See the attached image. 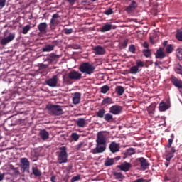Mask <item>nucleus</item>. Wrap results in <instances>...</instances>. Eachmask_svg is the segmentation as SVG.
<instances>
[{"instance_id": "f257e3e1", "label": "nucleus", "mask_w": 182, "mask_h": 182, "mask_svg": "<svg viewBox=\"0 0 182 182\" xmlns=\"http://www.w3.org/2000/svg\"><path fill=\"white\" fill-rule=\"evenodd\" d=\"M96 143V147L93 149L94 154L105 152L106 150V136H105L103 133H97Z\"/></svg>"}, {"instance_id": "f03ea898", "label": "nucleus", "mask_w": 182, "mask_h": 182, "mask_svg": "<svg viewBox=\"0 0 182 182\" xmlns=\"http://www.w3.org/2000/svg\"><path fill=\"white\" fill-rule=\"evenodd\" d=\"M63 79L66 85H72L73 81L80 80L82 79V73L75 70H71L67 75H63Z\"/></svg>"}, {"instance_id": "7ed1b4c3", "label": "nucleus", "mask_w": 182, "mask_h": 182, "mask_svg": "<svg viewBox=\"0 0 182 182\" xmlns=\"http://www.w3.org/2000/svg\"><path fill=\"white\" fill-rule=\"evenodd\" d=\"M95 69L96 67L89 62L82 63L78 68V70H80L81 73H85V75H88L89 76L95 73Z\"/></svg>"}, {"instance_id": "20e7f679", "label": "nucleus", "mask_w": 182, "mask_h": 182, "mask_svg": "<svg viewBox=\"0 0 182 182\" xmlns=\"http://www.w3.org/2000/svg\"><path fill=\"white\" fill-rule=\"evenodd\" d=\"M60 151L57 152L58 161L59 164L63 163H68V149L66 146H61L59 148Z\"/></svg>"}, {"instance_id": "39448f33", "label": "nucleus", "mask_w": 182, "mask_h": 182, "mask_svg": "<svg viewBox=\"0 0 182 182\" xmlns=\"http://www.w3.org/2000/svg\"><path fill=\"white\" fill-rule=\"evenodd\" d=\"M47 109L53 116H61V114H63V109L60 105H49L47 106Z\"/></svg>"}, {"instance_id": "423d86ee", "label": "nucleus", "mask_w": 182, "mask_h": 182, "mask_svg": "<svg viewBox=\"0 0 182 182\" xmlns=\"http://www.w3.org/2000/svg\"><path fill=\"white\" fill-rule=\"evenodd\" d=\"M136 161L139 163L141 170L143 171H145V170H147L150 167V162L144 157L138 158Z\"/></svg>"}, {"instance_id": "0eeeda50", "label": "nucleus", "mask_w": 182, "mask_h": 182, "mask_svg": "<svg viewBox=\"0 0 182 182\" xmlns=\"http://www.w3.org/2000/svg\"><path fill=\"white\" fill-rule=\"evenodd\" d=\"M20 163H21V168L23 171L29 173V167L31 166V163L29 162V160H28L27 158H21L20 159Z\"/></svg>"}, {"instance_id": "6e6552de", "label": "nucleus", "mask_w": 182, "mask_h": 182, "mask_svg": "<svg viewBox=\"0 0 182 182\" xmlns=\"http://www.w3.org/2000/svg\"><path fill=\"white\" fill-rule=\"evenodd\" d=\"M59 18H60V16H59L58 14L53 15L50 21V29H55V28L59 25Z\"/></svg>"}, {"instance_id": "1a4fd4ad", "label": "nucleus", "mask_w": 182, "mask_h": 182, "mask_svg": "<svg viewBox=\"0 0 182 182\" xmlns=\"http://www.w3.org/2000/svg\"><path fill=\"white\" fill-rule=\"evenodd\" d=\"M122 112H123V107L120 105H115L109 107V113H111V114L117 116L118 114H120Z\"/></svg>"}, {"instance_id": "9d476101", "label": "nucleus", "mask_w": 182, "mask_h": 182, "mask_svg": "<svg viewBox=\"0 0 182 182\" xmlns=\"http://www.w3.org/2000/svg\"><path fill=\"white\" fill-rule=\"evenodd\" d=\"M15 39V34L10 33L7 37H4L0 40V45L5 46L8 45L10 42H12Z\"/></svg>"}, {"instance_id": "9b49d317", "label": "nucleus", "mask_w": 182, "mask_h": 182, "mask_svg": "<svg viewBox=\"0 0 182 182\" xmlns=\"http://www.w3.org/2000/svg\"><path fill=\"white\" fill-rule=\"evenodd\" d=\"M139 6V4L136 1L132 0L129 5L125 8L127 14H133L136 11V9Z\"/></svg>"}, {"instance_id": "f8f14e48", "label": "nucleus", "mask_w": 182, "mask_h": 182, "mask_svg": "<svg viewBox=\"0 0 182 182\" xmlns=\"http://www.w3.org/2000/svg\"><path fill=\"white\" fill-rule=\"evenodd\" d=\"M58 75H53L52 78H50L46 81V85L50 86V87H56V85H58Z\"/></svg>"}, {"instance_id": "ddd939ff", "label": "nucleus", "mask_w": 182, "mask_h": 182, "mask_svg": "<svg viewBox=\"0 0 182 182\" xmlns=\"http://www.w3.org/2000/svg\"><path fill=\"white\" fill-rule=\"evenodd\" d=\"M109 149L111 153L112 154L117 153L120 151V144H117L115 141H112L110 143Z\"/></svg>"}, {"instance_id": "4468645a", "label": "nucleus", "mask_w": 182, "mask_h": 182, "mask_svg": "<svg viewBox=\"0 0 182 182\" xmlns=\"http://www.w3.org/2000/svg\"><path fill=\"white\" fill-rule=\"evenodd\" d=\"M118 168L121 170V171H124V173H127L132 168V164L129 162H123L121 165L118 166Z\"/></svg>"}, {"instance_id": "2eb2a0df", "label": "nucleus", "mask_w": 182, "mask_h": 182, "mask_svg": "<svg viewBox=\"0 0 182 182\" xmlns=\"http://www.w3.org/2000/svg\"><path fill=\"white\" fill-rule=\"evenodd\" d=\"M37 28L42 35H45L48 32V23L46 22L39 23Z\"/></svg>"}, {"instance_id": "dca6fc26", "label": "nucleus", "mask_w": 182, "mask_h": 182, "mask_svg": "<svg viewBox=\"0 0 182 182\" xmlns=\"http://www.w3.org/2000/svg\"><path fill=\"white\" fill-rule=\"evenodd\" d=\"M171 82L173 83V85L178 87V89H182V80L178 79L177 77H174V75H172L171 77Z\"/></svg>"}, {"instance_id": "f3484780", "label": "nucleus", "mask_w": 182, "mask_h": 182, "mask_svg": "<svg viewBox=\"0 0 182 182\" xmlns=\"http://www.w3.org/2000/svg\"><path fill=\"white\" fill-rule=\"evenodd\" d=\"M116 26H112L109 23H105L100 29V32H108V31H112V29H116Z\"/></svg>"}, {"instance_id": "a211bd4d", "label": "nucleus", "mask_w": 182, "mask_h": 182, "mask_svg": "<svg viewBox=\"0 0 182 182\" xmlns=\"http://www.w3.org/2000/svg\"><path fill=\"white\" fill-rule=\"evenodd\" d=\"M164 48H159L156 53V59H164V58H166V53L164 51Z\"/></svg>"}, {"instance_id": "6ab92c4d", "label": "nucleus", "mask_w": 182, "mask_h": 182, "mask_svg": "<svg viewBox=\"0 0 182 182\" xmlns=\"http://www.w3.org/2000/svg\"><path fill=\"white\" fill-rule=\"evenodd\" d=\"M82 97V94L80 92H75L73 97V105H79L80 103V98Z\"/></svg>"}, {"instance_id": "aec40b11", "label": "nucleus", "mask_w": 182, "mask_h": 182, "mask_svg": "<svg viewBox=\"0 0 182 182\" xmlns=\"http://www.w3.org/2000/svg\"><path fill=\"white\" fill-rule=\"evenodd\" d=\"M39 136L43 141L48 140L49 139V132L46 129H41L39 132Z\"/></svg>"}, {"instance_id": "412c9836", "label": "nucleus", "mask_w": 182, "mask_h": 182, "mask_svg": "<svg viewBox=\"0 0 182 182\" xmlns=\"http://www.w3.org/2000/svg\"><path fill=\"white\" fill-rule=\"evenodd\" d=\"M94 53L95 55H105L106 53V51L105 50V48L97 46L94 49Z\"/></svg>"}, {"instance_id": "4be33fe9", "label": "nucleus", "mask_w": 182, "mask_h": 182, "mask_svg": "<svg viewBox=\"0 0 182 182\" xmlns=\"http://www.w3.org/2000/svg\"><path fill=\"white\" fill-rule=\"evenodd\" d=\"M56 59H59V55L55 53H51L47 56L46 60H48L49 63H53Z\"/></svg>"}, {"instance_id": "5701e85b", "label": "nucleus", "mask_w": 182, "mask_h": 182, "mask_svg": "<svg viewBox=\"0 0 182 182\" xmlns=\"http://www.w3.org/2000/svg\"><path fill=\"white\" fill-rule=\"evenodd\" d=\"M76 124L78 127H85L87 124V122L83 118H80L76 121Z\"/></svg>"}, {"instance_id": "b1692460", "label": "nucleus", "mask_w": 182, "mask_h": 182, "mask_svg": "<svg viewBox=\"0 0 182 182\" xmlns=\"http://www.w3.org/2000/svg\"><path fill=\"white\" fill-rule=\"evenodd\" d=\"M32 173L35 177H41V176H42V172L38 168L36 165L32 167Z\"/></svg>"}, {"instance_id": "393cba45", "label": "nucleus", "mask_w": 182, "mask_h": 182, "mask_svg": "<svg viewBox=\"0 0 182 182\" xmlns=\"http://www.w3.org/2000/svg\"><path fill=\"white\" fill-rule=\"evenodd\" d=\"M113 103V99L110 97L104 98L101 102V106H106V105H112Z\"/></svg>"}, {"instance_id": "a878e982", "label": "nucleus", "mask_w": 182, "mask_h": 182, "mask_svg": "<svg viewBox=\"0 0 182 182\" xmlns=\"http://www.w3.org/2000/svg\"><path fill=\"white\" fill-rule=\"evenodd\" d=\"M54 49H55V46L48 44L43 47L42 50L43 52H52V50H53Z\"/></svg>"}, {"instance_id": "bb28decb", "label": "nucleus", "mask_w": 182, "mask_h": 182, "mask_svg": "<svg viewBox=\"0 0 182 182\" xmlns=\"http://www.w3.org/2000/svg\"><path fill=\"white\" fill-rule=\"evenodd\" d=\"M104 120H105V122H114V118H113V115H112V114L109 113H107L105 114V117H104Z\"/></svg>"}, {"instance_id": "cd10ccee", "label": "nucleus", "mask_w": 182, "mask_h": 182, "mask_svg": "<svg viewBox=\"0 0 182 182\" xmlns=\"http://www.w3.org/2000/svg\"><path fill=\"white\" fill-rule=\"evenodd\" d=\"M169 108L168 105L164 103V102H161L159 104V110L160 112H166Z\"/></svg>"}, {"instance_id": "c85d7f7f", "label": "nucleus", "mask_w": 182, "mask_h": 182, "mask_svg": "<svg viewBox=\"0 0 182 182\" xmlns=\"http://www.w3.org/2000/svg\"><path fill=\"white\" fill-rule=\"evenodd\" d=\"M139 72V68H137L136 65H134L129 69V73H131L132 75H137Z\"/></svg>"}, {"instance_id": "c756f323", "label": "nucleus", "mask_w": 182, "mask_h": 182, "mask_svg": "<svg viewBox=\"0 0 182 182\" xmlns=\"http://www.w3.org/2000/svg\"><path fill=\"white\" fill-rule=\"evenodd\" d=\"M106 113V110L105 109H100L97 112V117H100V119H103L105 117V114Z\"/></svg>"}, {"instance_id": "7c9ffc66", "label": "nucleus", "mask_w": 182, "mask_h": 182, "mask_svg": "<svg viewBox=\"0 0 182 182\" xmlns=\"http://www.w3.org/2000/svg\"><path fill=\"white\" fill-rule=\"evenodd\" d=\"M115 90L119 96H122L123 93H124V87H123L122 86L117 87Z\"/></svg>"}, {"instance_id": "2f4dec72", "label": "nucleus", "mask_w": 182, "mask_h": 182, "mask_svg": "<svg viewBox=\"0 0 182 182\" xmlns=\"http://www.w3.org/2000/svg\"><path fill=\"white\" fill-rule=\"evenodd\" d=\"M114 176L116 180H119V181H122L123 178H124V176H123V174H122V173L114 172Z\"/></svg>"}, {"instance_id": "473e14b6", "label": "nucleus", "mask_w": 182, "mask_h": 182, "mask_svg": "<svg viewBox=\"0 0 182 182\" xmlns=\"http://www.w3.org/2000/svg\"><path fill=\"white\" fill-rule=\"evenodd\" d=\"M142 53L145 58H151V50L150 49H144Z\"/></svg>"}, {"instance_id": "72a5a7b5", "label": "nucleus", "mask_w": 182, "mask_h": 182, "mask_svg": "<svg viewBox=\"0 0 182 182\" xmlns=\"http://www.w3.org/2000/svg\"><path fill=\"white\" fill-rule=\"evenodd\" d=\"M82 147H86V144L85 142H80L79 144L75 146V149L76 151H79V150H82Z\"/></svg>"}, {"instance_id": "f704fd0d", "label": "nucleus", "mask_w": 182, "mask_h": 182, "mask_svg": "<svg viewBox=\"0 0 182 182\" xmlns=\"http://www.w3.org/2000/svg\"><path fill=\"white\" fill-rule=\"evenodd\" d=\"M113 164H114V159H107L105 161V166H106L107 167H108L109 166H113Z\"/></svg>"}, {"instance_id": "c9c22d12", "label": "nucleus", "mask_w": 182, "mask_h": 182, "mask_svg": "<svg viewBox=\"0 0 182 182\" xmlns=\"http://www.w3.org/2000/svg\"><path fill=\"white\" fill-rule=\"evenodd\" d=\"M109 90H110V87H109V85H104L101 87V93H103L104 95H106V93H107V92H109Z\"/></svg>"}, {"instance_id": "e433bc0d", "label": "nucleus", "mask_w": 182, "mask_h": 182, "mask_svg": "<svg viewBox=\"0 0 182 182\" xmlns=\"http://www.w3.org/2000/svg\"><path fill=\"white\" fill-rule=\"evenodd\" d=\"M127 156H133V154H136V149L134 148H129L127 150Z\"/></svg>"}, {"instance_id": "4c0bfd02", "label": "nucleus", "mask_w": 182, "mask_h": 182, "mask_svg": "<svg viewBox=\"0 0 182 182\" xmlns=\"http://www.w3.org/2000/svg\"><path fill=\"white\" fill-rule=\"evenodd\" d=\"M174 48H173V45L169 44L166 48V53H173Z\"/></svg>"}, {"instance_id": "58836bf2", "label": "nucleus", "mask_w": 182, "mask_h": 182, "mask_svg": "<svg viewBox=\"0 0 182 182\" xmlns=\"http://www.w3.org/2000/svg\"><path fill=\"white\" fill-rule=\"evenodd\" d=\"M29 31H31V26L26 25V26H24L23 28L22 33H23V35H26V33H28V32H29Z\"/></svg>"}, {"instance_id": "ea45409f", "label": "nucleus", "mask_w": 182, "mask_h": 182, "mask_svg": "<svg viewBox=\"0 0 182 182\" xmlns=\"http://www.w3.org/2000/svg\"><path fill=\"white\" fill-rule=\"evenodd\" d=\"M70 137L74 141H77V140H79V134L76 132L72 133Z\"/></svg>"}, {"instance_id": "a19ab883", "label": "nucleus", "mask_w": 182, "mask_h": 182, "mask_svg": "<svg viewBox=\"0 0 182 182\" xmlns=\"http://www.w3.org/2000/svg\"><path fill=\"white\" fill-rule=\"evenodd\" d=\"M173 157H174V154L173 153H168L167 155H166V161H170Z\"/></svg>"}, {"instance_id": "79ce46f5", "label": "nucleus", "mask_w": 182, "mask_h": 182, "mask_svg": "<svg viewBox=\"0 0 182 182\" xmlns=\"http://www.w3.org/2000/svg\"><path fill=\"white\" fill-rule=\"evenodd\" d=\"M129 51L131 52V53H136V47L134 45L132 44L129 46Z\"/></svg>"}, {"instance_id": "37998d69", "label": "nucleus", "mask_w": 182, "mask_h": 182, "mask_svg": "<svg viewBox=\"0 0 182 182\" xmlns=\"http://www.w3.org/2000/svg\"><path fill=\"white\" fill-rule=\"evenodd\" d=\"M136 66H137L138 69H139V68H144V63L143 61L140 60H138L136 61Z\"/></svg>"}, {"instance_id": "c03bdc74", "label": "nucleus", "mask_w": 182, "mask_h": 182, "mask_svg": "<svg viewBox=\"0 0 182 182\" xmlns=\"http://www.w3.org/2000/svg\"><path fill=\"white\" fill-rule=\"evenodd\" d=\"M176 38L178 41H182V31H177Z\"/></svg>"}, {"instance_id": "a18cd8bd", "label": "nucleus", "mask_w": 182, "mask_h": 182, "mask_svg": "<svg viewBox=\"0 0 182 182\" xmlns=\"http://www.w3.org/2000/svg\"><path fill=\"white\" fill-rule=\"evenodd\" d=\"M177 53V57L179 58V60H182V49L178 48Z\"/></svg>"}, {"instance_id": "49530a36", "label": "nucleus", "mask_w": 182, "mask_h": 182, "mask_svg": "<svg viewBox=\"0 0 182 182\" xmlns=\"http://www.w3.org/2000/svg\"><path fill=\"white\" fill-rule=\"evenodd\" d=\"M73 33V28H65L64 33L65 35H70V33Z\"/></svg>"}, {"instance_id": "de8ad7c7", "label": "nucleus", "mask_w": 182, "mask_h": 182, "mask_svg": "<svg viewBox=\"0 0 182 182\" xmlns=\"http://www.w3.org/2000/svg\"><path fill=\"white\" fill-rule=\"evenodd\" d=\"M79 180H80V175H77L71 178L70 182L79 181Z\"/></svg>"}, {"instance_id": "09e8293b", "label": "nucleus", "mask_w": 182, "mask_h": 182, "mask_svg": "<svg viewBox=\"0 0 182 182\" xmlns=\"http://www.w3.org/2000/svg\"><path fill=\"white\" fill-rule=\"evenodd\" d=\"M104 14L105 15H112L113 14V9H109L108 10H106Z\"/></svg>"}, {"instance_id": "8fccbe9b", "label": "nucleus", "mask_w": 182, "mask_h": 182, "mask_svg": "<svg viewBox=\"0 0 182 182\" xmlns=\"http://www.w3.org/2000/svg\"><path fill=\"white\" fill-rule=\"evenodd\" d=\"M6 4V0H0V9H2Z\"/></svg>"}, {"instance_id": "3c124183", "label": "nucleus", "mask_w": 182, "mask_h": 182, "mask_svg": "<svg viewBox=\"0 0 182 182\" xmlns=\"http://www.w3.org/2000/svg\"><path fill=\"white\" fill-rule=\"evenodd\" d=\"M127 43H129V40L125 39L122 44V48H127Z\"/></svg>"}, {"instance_id": "603ef678", "label": "nucleus", "mask_w": 182, "mask_h": 182, "mask_svg": "<svg viewBox=\"0 0 182 182\" xmlns=\"http://www.w3.org/2000/svg\"><path fill=\"white\" fill-rule=\"evenodd\" d=\"M10 168H11V170L14 171L15 174H17V173H19V171H18V168H15L12 165L10 166Z\"/></svg>"}, {"instance_id": "864d4df0", "label": "nucleus", "mask_w": 182, "mask_h": 182, "mask_svg": "<svg viewBox=\"0 0 182 182\" xmlns=\"http://www.w3.org/2000/svg\"><path fill=\"white\" fill-rule=\"evenodd\" d=\"M40 69H48V65H45L43 63H41L39 65Z\"/></svg>"}, {"instance_id": "5fc2aeb1", "label": "nucleus", "mask_w": 182, "mask_h": 182, "mask_svg": "<svg viewBox=\"0 0 182 182\" xmlns=\"http://www.w3.org/2000/svg\"><path fill=\"white\" fill-rule=\"evenodd\" d=\"M148 112L149 114H154V109H151V107L148 108Z\"/></svg>"}, {"instance_id": "6e6d98bb", "label": "nucleus", "mask_w": 182, "mask_h": 182, "mask_svg": "<svg viewBox=\"0 0 182 182\" xmlns=\"http://www.w3.org/2000/svg\"><path fill=\"white\" fill-rule=\"evenodd\" d=\"M174 139H168V149H170L171 147V144H173V141Z\"/></svg>"}, {"instance_id": "4d7b16f0", "label": "nucleus", "mask_w": 182, "mask_h": 182, "mask_svg": "<svg viewBox=\"0 0 182 182\" xmlns=\"http://www.w3.org/2000/svg\"><path fill=\"white\" fill-rule=\"evenodd\" d=\"M6 107V105H5V103H1L0 105V110H4V109H5Z\"/></svg>"}, {"instance_id": "13d9d810", "label": "nucleus", "mask_w": 182, "mask_h": 182, "mask_svg": "<svg viewBox=\"0 0 182 182\" xmlns=\"http://www.w3.org/2000/svg\"><path fill=\"white\" fill-rule=\"evenodd\" d=\"M77 0H68V2L70 4V5L73 6L75 5V3Z\"/></svg>"}, {"instance_id": "bf43d9fd", "label": "nucleus", "mask_w": 182, "mask_h": 182, "mask_svg": "<svg viewBox=\"0 0 182 182\" xmlns=\"http://www.w3.org/2000/svg\"><path fill=\"white\" fill-rule=\"evenodd\" d=\"M5 178V173H0V181H4Z\"/></svg>"}, {"instance_id": "052dcab7", "label": "nucleus", "mask_w": 182, "mask_h": 182, "mask_svg": "<svg viewBox=\"0 0 182 182\" xmlns=\"http://www.w3.org/2000/svg\"><path fill=\"white\" fill-rule=\"evenodd\" d=\"M143 47L149 49V43H147V41H145L143 44Z\"/></svg>"}, {"instance_id": "680f3d73", "label": "nucleus", "mask_w": 182, "mask_h": 182, "mask_svg": "<svg viewBox=\"0 0 182 182\" xmlns=\"http://www.w3.org/2000/svg\"><path fill=\"white\" fill-rule=\"evenodd\" d=\"M56 176H51V178H50V181L51 182H56Z\"/></svg>"}, {"instance_id": "e2e57ef3", "label": "nucleus", "mask_w": 182, "mask_h": 182, "mask_svg": "<svg viewBox=\"0 0 182 182\" xmlns=\"http://www.w3.org/2000/svg\"><path fill=\"white\" fill-rule=\"evenodd\" d=\"M171 151L170 153H173L174 154V153H176V148L174 146L171 148Z\"/></svg>"}, {"instance_id": "0e129e2a", "label": "nucleus", "mask_w": 182, "mask_h": 182, "mask_svg": "<svg viewBox=\"0 0 182 182\" xmlns=\"http://www.w3.org/2000/svg\"><path fill=\"white\" fill-rule=\"evenodd\" d=\"M167 43H168V41H165L163 43V46H164V48H166V46H167Z\"/></svg>"}, {"instance_id": "69168bd1", "label": "nucleus", "mask_w": 182, "mask_h": 182, "mask_svg": "<svg viewBox=\"0 0 182 182\" xmlns=\"http://www.w3.org/2000/svg\"><path fill=\"white\" fill-rule=\"evenodd\" d=\"M171 139H172V140H174V134H171Z\"/></svg>"}, {"instance_id": "338daca9", "label": "nucleus", "mask_w": 182, "mask_h": 182, "mask_svg": "<svg viewBox=\"0 0 182 182\" xmlns=\"http://www.w3.org/2000/svg\"><path fill=\"white\" fill-rule=\"evenodd\" d=\"M165 166H166V167H168V162H166Z\"/></svg>"}, {"instance_id": "774afa93", "label": "nucleus", "mask_w": 182, "mask_h": 182, "mask_svg": "<svg viewBox=\"0 0 182 182\" xmlns=\"http://www.w3.org/2000/svg\"><path fill=\"white\" fill-rule=\"evenodd\" d=\"M53 43H58V41H53Z\"/></svg>"}]
</instances>
